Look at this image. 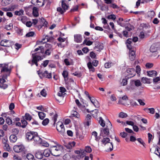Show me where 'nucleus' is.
Returning <instances> with one entry per match:
<instances>
[{
    "instance_id": "obj_1",
    "label": "nucleus",
    "mask_w": 160,
    "mask_h": 160,
    "mask_svg": "<svg viewBox=\"0 0 160 160\" xmlns=\"http://www.w3.org/2000/svg\"><path fill=\"white\" fill-rule=\"evenodd\" d=\"M38 51L37 52L34 54H32V62L35 64L36 66H38V62L41 60V56L44 52L43 47L42 46H39L38 48L35 49L33 52Z\"/></svg>"
},
{
    "instance_id": "obj_2",
    "label": "nucleus",
    "mask_w": 160,
    "mask_h": 160,
    "mask_svg": "<svg viewBox=\"0 0 160 160\" xmlns=\"http://www.w3.org/2000/svg\"><path fill=\"white\" fill-rule=\"evenodd\" d=\"M62 147L60 146H53L50 148L51 154L55 156L60 155Z\"/></svg>"
},
{
    "instance_id": "obj_3",
    "label": "nucleus",
    "mask_w": 160,
    "mask_h": 160,
    "mask_svg": "<svg viewBox=\"0 0 160 160\" xmlns=\"http://www.w3.org/2000/svg\"><path fill=\"white\" fill-rule=\"evenodd\" d=\"M31 3L39 7L43 6L46 2H48V0H32Z\"/></svg>"
},
{
    "instance_id": "obj_4",
    "label": "nucleus",
    "mask_w": 160,
    "mask_h": 160,
    "mask_svg": "<svg viewBox=\"0 0 160 160\" xmlns=\"http://www.w3.org/2000/svg\"><path fill=\"white\" fill-rule=\"evenodd\" d=\"M56 128L57 131L61 134H63L65 132V128L63 123L59 121L57 124Z\"/></svg>"
},
{
    "instance_id": "obj_5",
    "label": "nucleus",
    "mask_w": 160,
    "mask_h": 160,
    "mask_svg": "<svg viewBox=\"0 0 160 160\" xmlns=\"http://www.w3.org/2000/svg\"><path fill=\"white\" fill-rule=\"evenodd\" d=\"M13 149L15 152L18 153L23 151L24 149V147L22 145H15L13 147Z\"/></svg>"
},
{
    "instance_id": "obj_6",
    "label": "nucleus",
    "mask_w": 160,
    "mask_h": 160,
    "mask_svg": "<svg viewBox=\"0 0 160 160\" xmlns=\"http://www.w3.org/2000/svg\"><path fill=\"white\" fill-rule=\"evenodd\" d=\"M37 132H28L26 134V137L28 141L33 140L34 135H36Z\"/></svg>"
},
{
    "instance_id": "obj_7",
    "label": "nucleus",
    "mask_w": 160,
    "mask_h": 160,
    "mask_svg": "<svg viewBox=\"0 0 160 160\" xmlns=\"http://www.w3.org/2000/svg\"><path fill=\"white\" fill-rule=\"evenodd\" d=\"M0 67L2 68L1 70V71L2 72H8V75H9L10 73V69L8 68V64H3L0 65Z\"/></svg>"
},
{
    "instance_id": "obj_8",
    "label": "nucleus",
    "mask_w": 160,
    "mask_h": 160,
    "mask_svg": "<svg viewBox=\"0 0 160 160\" xmlns=\"http://www.w3.org/2000/svg\"><path fill=\"white\" fill-rule=\"evenodd\" d=\"M127 72L128 73V77L131 78L134 77L136 74V72L133 68H128L127 69Z\"/></svg>"
},
{
    "instance_id": "obj_9",
    "label": "nucleus",
    "mask_w": 160,
    "mask_h": 160,
    "mask_svg": "<svg viewBox=\"0 0 160 160\" xmlns=\"http://www.w3.org/2000/svg\"><path fill=\"white\" fill-rule=\"evenodd\" d=\"M109 128H102L101 130L100 135L102 137H105L109 135Z\"/></svg>"
},
{
    "instance_id": "obj_10",
    "label": "nucleus",
    "mask_w": 160,
    "mask_h": 160,
    "mask_svg": "<svg viewBox=\"0 0 160 160\" xmlns=\"http://www.w3.org/2000/svg\"><path fill=\"white\" fill-rule=\"evenodd\" d=\"M1 46L4 47H9L11 45V41L9 40H3L0 43Z\"/></svg>"
},
{
    "instance_id": "obj_11",
    "label": "nucleus",
    "mask_w": 160,
    "mask_h": 160,
    "mask_svg": "<svg viewBox=\"0 0 160 160\" xmlns=\"http://www.w3.org/2000/svg\"><path fill=\"white\" fill-rule=\"evenodd\" d=\"M110 140L109 138L108 137H104L101 140L102 143L105 146H106L108 144H109V145L111 146V144L110 142Z\"/></svg>"
},
{
    "instance_id": "obj_12",
    "label": "nucleus",
    "mask_w": 160,
    "mask_h": 160,
    "mask_svg": "<svg viewBox=\"0 0 160 160\" xmlns=\"http://www.w3.org/2000/svg\"><path fill=\"white\" fill-rule=\"evenodd\" d=\"M92 115L95 118H97L98 117L100 116L101 114H102L101 112H99L98 110L97 109L92 110Z\"/></svg>"
},
{
    "instance_id": "obj_13",
    "label": "nucleus",
    "mask_w": 160,
    "mask_h": 160,
    "mask_svg": "<svg viewBox=\"0 0 160 160\" xmlns=\"http://www.w3.org/2000/svg\"><path fill=\"white\" fill-rule=\"evenodd\" d=\"M158 50V48L154 45H152L150 48V52L152 53L155 52L153 55L154 56H156L158 55V52H157Z\"/></svg>"
},
{
    "instance_id": "obj_14",
    "label": "nucleus",
    "mask_w": 160,
    "mask_h": 160,
    "mask_svg": "<svg viewBox=\"0 0 160 160\" xmlns=\"http://www.w3.org/2000/svg\"><path fill=\"white\" fill-rule=\"evenodd\" d=\"M74 41L77 43H80L82 41V37L79 34H75L74 35Z\"/></svg>"
},
{
    "instance_id": "obj_15",
    "label": "nucleus",
    "mask_w": 160,
    "mask_h": 160,
    "mask_svg": "<svg viewBox=\"0 0 160 160\" xmlns=\"http://www.w3.org/2000/svg\"><path fill=\"white\" fill-rule=\"evenodd\" d=\"M129 56L130 59L131 61H133L135 58V52L133 49L129 50Z\"/></svg>"
},
{
    "instance_id": "obj_16",
    "label": "nucleus",
    "mask_w": 160,
    "mask_h": 160,
    "mask_svg": "<svg viewBox=\"0 0 160 160\" xmlns=\"http://www.w3.org/2000/svg\"><path fill=\"white\" fill-rule=\"evenodd\" d=\"M132 38H128L127 40L126 41V43L128 48L129 50L132 49Z\"/></svg>"
},
{
    "instance_id": "obj_17",
    "label": "nucleus",
    "mask_w": 160,
    "mask_h": 160,
    "mask_svg": "<svg viewBox=\"0 0 160 160\" xmlns=\"http://www.w3.org/2000/svg\"><path fill=\"white\" fill-rule=\"evenodd\" d=\"M89 98L91 102L96 107H98L99 106L98 102L95 98L90 97Z\"/></svg>"
},
{
    "instance_id": "obj_18",
    "label": "nucleus",
    "mask_w": 160,
    "mask_h": 160,
    "mask_svg": "<svg viewBox=\"0 0 160 160\" xmlns=\"http://www.w3.org/2000/svg\"><path fill=\"white\" fill-rule=\"evenodd\" d=\"M147 75L150 77H154L157 75V72L154 70L148 71L147 72Z\"/></svg>"
},
{
    "instance_id": "obj_19",
    "label": "nucleus",
    "mask_w": 160,
    "mask_h": 160,
    "mask_svg": "<svg viewBox=\"0 0 160 160\" xmlns=\"http://www.w3.org/2000/svg\"><path fill=\"white\" fill-rule=\"evenodd\" d=\"M33 140H34L36 143H41L42 142V139L38 135V133L36 135H34Z\"/></svg>"
},
{
    "instance_id": "obj_20",
    "label": "nucleus",
    "mask_w": 160,
    "mask_h": 160,
    "mask_svg": "<svg viewBox=\"0 0 160 160\" xmlns=\"http://www.w3.org/2000/svg\"><path fill=\"white\" fill-rule=\"evenodd\" d=\"M86 152L85 151L83 150H81V152L80 155H77V157L78 159H80L81 158H83L85 156Z\"/></svg>"
},
{
    "instance_id": "obj_21",
    "label": "nucleus",
    "mask_w": 160,
    "mask_h": 160,
    "mask_svg": "<svg viewBox=\"0 0 160 160\" xmlns=\"http://www.w3.org/2000/svg\"><path fill=\"white\" fill-rule=\"evenodd\" d=\"M35 157L38 159H41L43 157L42 152L40 151H38L35 154Z\"/></svg>"
},
{
    "instance_id": "obj_22",
    "label": "nucleus",
    "mask_w": 160,
    "mask_h": 160,
    "mask_svg": "<svg viewBox=\"0 0 160 160\" xmlns=\"http://www.w3.org/2000/svg\"><path fill=\"white\" fill-rule=\"evenodd\" d=\"M13 0H2L1 4L2 6H6L11 3Z\"/></svg>"
},
{
    "instance_id": "obj_23",
    "label": "nucleus",
    "mask_w": 160,
    "mask_h": 160,
    "mask_svg": "<svg viewBox=\"0 0 160 160\" xmlns=\"http://www.w3.org/2000/svg\"><path fill=\"white\" fill-rule=\"evenodd\" d=\"M32 10V13L33 16L36 17H38L39 15L38 8L36 7H34Z\"/></svg>"
},
{
    "instance_id": "obj_24",
    "label": "nucleus",
    "mask_w": 160,
    "mask_h": 160,
    "mask_svg": "<svg viewBox=\"0 0 160 160\" xmlns=\"http://www.w3.org/2000/svg\"><path fill=\"white\" fill-rule=\"evenodd\" d=\"M9 139L11 142L14 143L17 141V138L15 135L13 134L10 136Z\"/></svg>"
},
{
    "instance_id": "obj_25",
    "label": "nucleus",
    "mask_w": 160,
    "mask_h": 160,
    "mask_svg": "<svg viewBox=\"0 0 160 160\" xmlns=\"http://www.w3.org/2000/svg\"><path fill=\"white\" fill-rule=\"evenodd\" d=\"M65 2V0H62V8L65 10V11L68 9V6L66 4Z\"/></svg>"
},
{
    "instance_id": "obj_26",
    "label": "nucleus",
    "mask_w": 160,
    "mask_h": 160,
    "mask_svg": "<svg viewBox=\"0 0 160 160\" xmlns=\"http://www.w3.org/2000/svg\"><path fill=\"white\" fill-rule=\"evenodd\" d=\"M111 146L109 145V144H108L105 146L106 148V151L107 152H109L112 151L113 149V145L112 142H111Z\"/></svg>"
},
{
    "instance_id": "obj_27",
    "label": "nucleus",
    "mask_w": 160,
    "mask_h": 160,
    "mask_svg": "<svg viewBox=\"0 0 160 160\" xmlns=\"http://www.w3.org/2000/svg\"><path fill=\"white\" fill-rule=\"evenodd\" d=\"M141 81L144 83L150 84L151 83L150 79L147 78H142L141 79Z\"/></svg>"
},
{
    "instance_id": "obj_28",
    "label": "nucleus",
    "mask_w": 160,
    "mask_h": 160,
    "mask_svg": "<svg viewBox=\"0 0 160 160\" xmlns=\"http://www.w3.org/2000/svg\"><path fill=\"white\" fill-rule=\"evenodd\" d=\"M71 117L79 118H80V115L77 112L73 111L72 112L71 114Z\"/></svg>"
},
{
    "instance_id": "obj_29",
    "label": "nucleus",
    "mask_w": 160,
    "mask_h": 160,
    "mask_svg": "<svg viewBox=\"0 0 160 160\" xmlns=\"http://www.w3.org/2000/svg\"><path fill=\"white\" fill-rule=\"evenodd\" d=\"M51 154V149L49 150L48 149H47L44 150V151L43 152V154L46 157H48L50 156V154Z\"/></svg>"
},
{
    "instance_id": "obj_30",
    "label": "nucleus",
    "mask_w": 160,
    "mask_h": 160,
    "mask_svg": "<svg viewBox=\"0 0 160 160\" xmlns=\"http://www.w3.org/2000/svg\"><path fill=\"white\" fill-rule=\"evenodd\" d=\"M87 66L90 71L94 72L95 68L92 66V63L91 62H88L87 64Z\"/></svg>"
},
{
    "instance_id": "obj_31",
    "label": "nucleus",
    "mask_w": 160,
    "mask_h": 160,
    "mask_svg": "<svg viewBox=\"0 0 160 160\" xmlns=\"http://www.w3.org/2000/svg\"><path fill=\"white\" fill-rule=\"evenodd\" d=\"M103 48V46L102 45L98 44L94 48V49L97 51L100 52Z\"/></svg>"
},
{
    "instance_id": "obj_32",
    "label": "nucleus",
    "mask_w": 160,
    "mask_h": 160,
    "mask_svg": "<svg viewBox=\"0 0 160 160\" xmlns=\"http://www.w3.org/2000/svg\"><path fill=\"white\" fill-rule=\"evenodd\" d=\"M35 35V33L33 31H30L27 33L26 34L25 36L27 37H33Z\"/></svg>"
},
{
    "instance_id": "obj_33",
    "label": "nucleus",
    "mask_w": 160,
    "mask_h": 160,
    "mask_svg": "<svg viewBox=\"0 0 160 160\" xmlns=\"http://www.w3.org/2000/svg\"><path fill=\"white\" fill-rule=\"evenodd\" d=\"M38 115L39 118L42 120L46 116V114L42 112H38Z\"/></svg>"
},
{
    "instance_id": "obj_34",
    "label": "nucleus",
    "mask_w": 160,
    "mask_h": 160,
    "mask_svg": "<svg viewBox=\"0 0 160 160\" xmlns=\"http://www.w3.org/2000/svg\"><path fill=\"white\" fill-rule=\"evenodd\" d=\"M23 118L27 120L30 121L32 119V117L29 114L26 113L25 115L23 116Z\"/></svg>"
},
{
    "instance_id": "obj_35",
    "label": "nucleus",
    "mask_w": 160,
    "mask_h": 160,
    "mask_svg": "<svg viewBox=\"0 0 160 160\" xmlns=\"http://www.w3.org/2000/svg\"><path fill=\"white\" fill-rule=\"evenodd\" d=\"M6 122L9 125H10L12 124V121L9 117H6Z\"/></svg>"
},
{
    "instance_id": "obj_36",
    "label": "nucleus",
    "mask_w": 160,
    "mask_h": 160,
    "mask_svg": "<svg viewBox=\"0 0 160 160\" xmlns=\"http://www.w3.org/2000/svg\"><path fill=\"white\" fill-rule=\"evenodd\" d=\"M42 74L43 76L46 77L48 78H50L52 77L51 73H48V71H45Z\"/></svg>"
},
{
    "instance_id": "obj_37",
    "label": "nucleus",
    "mask_w": 160,
    "mask_h": 160,
    "mask_svg": "<svg viewBox=\"0 0 160 160\" xmlns=\"http://www.w3.org/2000/svg\"><path fill=\"white\" fill-rule=\"evenodd\" d=\"M62 75L64 78L65 81L67 80L68 78H67L68 76V72L66 71H64L62 73Z\"/></svg>"
},
{
    "instance_id": "obj_38",
    "label": "nucleus",
    "mask_w": 160,
    "mask_h": 160,
    "mask_svg": "<svg viewBox=\"0 0 160 160\" xmlns=\"http://www.w3.org/2000/svg\"><path fill=\"white\" fill-rule=\"evenodd\" d=\"M134 83L136 87L141 86L142 85V83L140 80H137L134 81Z\"/></svg>"
},
{
    "instance_id": "obj_39",
    "label": "nucleus",
    "mask_w": 160,
    "mask_h": 160,
    "mask_svg": "<svg viewBox=\"0 0 160 160\" xmlns=\"http://www.w3.org/2000/svg\"><path fill=\"white\" fill-rule=\"evenodd\" d=\"M24 11L23 10H20L19 11H17L15 12V14L17 15L20 16L23 14Z\"/></svg>"
},
{
    "instance_id": "obj_40",
    "label": "nucleus",
    "mask_w": 160,
    "mask_h": 160,
    "mask_svg": "<svg viewBox=\"0 0 160 160\" xmlns=\"http://www.w3.org/2000/svg\"><path fill=\"white\" fill-rule=\"evenodd\" d=\"M99 122L102 127H104L105 126V123L101 117H99Z\"/></svg>"
},
{
    "instance_id": "obj_41",
    "label": "nucleus",
    "mask_w": 160,
    "mask_h": 160,
    "mask_svg": "<svg viewBox=\"0 0 160 160\" xmlns=\"http://www.w3.org/2000/svg\"><path fill=\"white\" fill-rule=\"evenodd\" d=\"M26 157L28 160H34V156L30 153L27 154Z\"/></svg>"
},
{
    "instance_id": "obj_42",
    "label": "nucleus",
    "mask_w": 160,
    "mask_h": 160,
    "mask_svg": "<svg viewBox=\"0 0 160 160\" xmlns=\"http://www.w3.org/2000/svg\"><path fill=\"white\" fill-rule=\"evenodd\" d=\"M21 122L22 124L21 127L22 128H25L27 125V122L24 120V119L23 118V119L21 120Z\"/></svg>"
},
{
    "instance_id": "obj_43",
    "label": "nucleus",
    "mask_w": 160,
    "mask_h": 160,
    "mask_svg": "<svg viewBox=\"0 0 160 160\" xmlns=\"http://www.w3.org/2000/svg\"><path fill=\"white\" fill-rule=\"evenodd\" d=\"M13 28V25L12 23H10L8 25L5 26V28L8 30H10Z\"/></svg>"
},
{
    "instance_id": "obj_44",
    "label": "nucleus",
    "mask_w": 160,
    "mask_h": 160,
    "mask_svg": "<svg viewBox=\"0 0 160 160\" xmlns=\"http://www.w3.org/2000/svg\"><path fill=\"white\" fill-rule=\"evenodd\" d=\"M93 42L91 41H90L87 40L86 39H85L83 43V44H86L87 45L90 46L92 44Z\"/></svg>"
},
{
    "instance_id": "obj_45",
    "label": "nucleus",
    "mask_w": 160,
    "mask_h": 160,
    "mask_svg": "<svg viewBox=\"0 0 160 160\" xmlns=\"http://www.w3.org/2000/svg\"><path fill=\"white\" fill-rule=\"evenodd\" d=\"M92 135L95 137L96 141H98L99 140V138L98 137V133L96 131H93L92 132Z\"/></svg>"
},
{
    "instance_id": "obj_46",
    "label": "nucleus",
    "mask_w": 160,
    "mask_h": 160,
    "mask_svg": "<svg viewBox=\"0 0 160 160\" xmlns=\"http://www.w3.org/2000/svg\"><path fill=\"white\" fill-rule=\"evenodd\" d=\"M49 40V37L48 36H46L45 38H43L42 40L40 41V42L42 43H45L48 41Z\"/></svg>"
},
{
    "instance_id": "obj_47",
    "label": "nucleus",
    "mask_w": 160,
    "mask_h": 160,
    "mask_svg": "<svg viewBox=\"0 0 160 160\" xmlns=\"http://www.w3.org/2000/svg\"><path fill=\"white\" fill-rule=\"evenodd\" d=\"M63 97H60L59 96H57L56 99V100L59 102L60 104H62L63 102H62V100L63 99Z\"/></svg>"
},
{
    "instance_id": "obj_48",
    "label": "nucleus",
    "mask_w": 160,
    "mask_h": 160,
    "mask_svg": "<svg viewBox=\"0 0 160 160\" xmlns=\"http://www.w3.org/2000/svg\"><path fill=\"white\" fill-rule=\"evenodd\" d=\"M127 115L126 113L121 112L119 114V117L122 118H125L127 117Z\"/></svg>"
},
{
    "instance_id": "obj_49",
    "label": "nucleus",
    "mask_w": 160,
    "mask_h": 160,
    "mask_svg": "<svg viewBox=\"0 0 160 160\" xmlns=\"http://www.w3.org/2000/svg\"><path fill=\"white\" fill-rule=\"evenodd\" d=\"M86 152L90 153L92 151V149L90 146H86L85 147V150Z\"/></svg>"
},
{
    "instance_id": "obj_50",
    "label": "nucleus",
    "mask_w": 160,
    "mask_h": 160,
    "mask_svg": "<svg viewBox=\"0 0 160 160\" xmlns=\"http://www.w3.org/2000/svg\"><path fill=\"white\" fill-rule=\"evenodd\" d=\"M125 29L127 31H130L134 29V27L133 26L129 24L126 27Z\"/></svg>"
},
{
    "instance_id": "obj_51",
    "label": "nucleus",
    "mask_w": 160,
    "mask_h": 160,
    "mask_svg": "<svg viewBox=\"0 0 160 160\" xmlns=\"http://www.w3.org/2000/svg\"><path fill=\"white\" fill-rule=\"evenodd\" d=\"M155 15V12L153 11H151L148 12V15L149 17L152 18Z\"/></svg>"
},
{
    "instance_id": "obj_52",
    "label": "nucleus",
    "mask_w": 160,
    "mask_h": 160,
    "mask_svg": "<svg viewBox=\"0 0 160 160\" xmlns=\"http://www.w3.org/2000/svg\"><path fill=\"white\" fill-rule=\"evenodd\" d=\"M49 122V120L48 118H46L42 121V124L43 126H46Z\"/></svg>"
},
{
    "instance_id": "obj_53",
    "label": "nucleus",
    "mask_w": 160,
    "mask_h": 160,
    "mask_svg": "<svg viewBox=\"0 0 160 160\" xmlns=\"http://www.w3.org/2000/svg\"><path fill=\"white\" fill-rule=\"evenodd\" d=\"M136 72L138 75H140L141 71L140 67L138 65L136 67Z\"/></svg>"
},
{
    "instance_id": "obj_54",
    "label": "nucleus",
    "mask_w": 160,
    "mask_h": 160,
    "mask_svg": "<svg viewBox=\"0 0 160 160\" xmlns=\"http://www.w3.org/2000/svg\"><path fill=\"white\" fill-rule=\"evenodd\" d=\"M107 18L108 19H112L113 20H115L116 18V16L114 14H111L108 15L107 17Z\"/></svg>"
},
{
    "instance_id": "obj_55",
    "label": "nucleus",
    "mask_w": 160,
    "mask_h": 160,
    "mask_svg": "<svg viewBox=\"0 0 160 160\" xmlns=\"http://www.w3.org/2000/svg\"><path fill=\"white\" fill-rule=\"evenodd\" d=\"M45 48L46 50H52V46L51 44L47 43L45 44Z\"/></svg>"
},
{
    "instance_id": "obj_56",
    "label": "nucleus",
    "mask_w": 160,
    "mask_h": 160,
    "mask_svg": "<svg viewBox=\"0 0 160 160\" xmlns=\"http://www.w3.org/2000/svg\"><path fill=\"white\" fill-rule=\"evenodd\" d=\"M12 133L14 134L17 135L19 132V130L16 128H14L12 129Z\"/></svg>"
},
{
    "instance_id": "obj_57",
    "label": "nucleus",
    "mask_w": 160,
    "mask_h": 160,
    "mask_svg": "<svg viewBox=\"0 0 160 160\" xmlns=\"http://www.w3.org/2000/svg\"><path fill=\"white\" fill-rule=\"evenodd\" d=\"M137 140L144 147H145V144L143 140L141 138H138L137 139Z\"/></svg>"
},
{
    "instance_id": "obj_58",
    "label": "nucleus",
    "mask_w": 160,
    "mask_h": 160,
    "mask_svg": "<svg viewBox=\"0 0 160 160\" xmlns=\"http://www.w3.org/2000/svg\"><path fill=\"white\" fill-rule=\"evenodd\" d=\"M41 94L44 97H45L47 95L46 90L43 89L40 92Z\"/></svg>"
},
{
    "instance_id": "obj_59",
    "label": "nucleus",
    "mask_w": 160,
    "mask_h": 160,
    "mask_svg": "<svg viewBox=\"0 0 160 160\" xmlns=\"http://www.w3.org/2000/svg\"><path fill=\"white\" fill-rule=\"evenodd\" d=\"M3 148L4 149L8 151H9L10 149L9 145L8 144H5V145L4 146Z\"/></svg>"
},
{
    "instance_id": "obj_60",
    "label": "nucleus",
    "mask_w": 160,
    "mask_h": 160,
    "mask_svg": "<svg viewBox=\"0 0 160 160\" xmlns=\"http://www.w3.org/2000/svg\"><path fill=\"white\" fill-rule=\"evenodd\" d=\"M41 21L43 23L42 26L47 27L48 24V22L46 21V20H45L44 18H42L41 19Z\"/></svg>"
},
{
    "instance_id": "obj_61",
    "label": "nucleus",
    "mask_w": 160,
    "mask_h": 160,
    "mask_svg": "<svg viewBox=\"0 0 160 160\" xmlns=\"http://www.w3.org/2000/svg\"><path fill=\"white\" fill-rule=\"evenodd\" d=\"M57 11L58 12H59L61 14H63L65 10L63 9H62L61 7H58L57 8Z\"/></svg>"
},
{
    "instance_id": "obj_62",
    "label": "nucleus",
    "mask_w": 160,
    "mask_h": 160,
    "mask_svg": "<svg viewBox=\"0 0 160 160\" xmlns=\"http://www.w3.org/2000/svg\"><path fill=\"white\" fill-rule=\"evenodd\" d=\"M127 80L126 79H123L121 82V84H122L123 86L126 85L127 84Z\"/></svg>"
},
{
    "instance_id": "obj_63",
    "label": "nucleus",
    "mask_w": 160,
    "mask_h": 160,
    "mask_svg": "<svg viewBox=\"0 0 160 160\" xmlns=\"http://www.w3.org/2000/svg\"><path fill=\"white\" fill-rule=\"evenodd\" d=\"M15 48L17 50L19 49L22 46L21 44L18 43H16L14 45Z\"/></svg>"
},
{
    "instance_id": "obj_64",
    "label": "nucleus",
    "mask_w": 160,
    "mask_h": 160,
    "mask_svg": "<svg viewBox=\"0 0 160 160\" xmlns=\"http://www.w3.org/2000/svg\"><path fill=\"white\" fill-rule=\"evenodd\" d=\"M120 135L122 138H125L127 136V134L125 132H122L120 133Z\"/></svg>"
}]
</instances>
